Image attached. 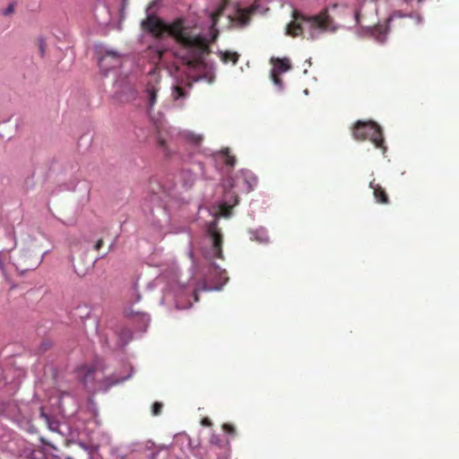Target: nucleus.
Returning a JSON list of instances; mask_svg holds the SVG:
<instances>
[{"label":"nucleus","instance_id":"f257e3e1","mask_svg":"<svg viewBox=\"0 0 459 459\" xmlns=\"http://www.w3.org/2000/svg\"><path fill=\"white\" fill-rule=\"evenodd\" d=\"M142 27L157 39H160L165 32L174 39L178 45L176 56L197 73L190 75L192 81L204 80L208 83L214 82V73L204 62L205 56L211 53V41L195 26L186 24L183 18L167 24L157 16L149 15L142 22Z\"/></svg>","mask_w":459,"mask_h":459},{"label":"nucleus","instance_id":"f03ea898","mask_svg":"<svg viewBox=\"0 0 459 459\" xmlns=\"http://www.w3.org/2000/svg\"><path fill=\"white\" fill-rule=\"evenodd\" d=\"M292 21L287 25L286 33L291 37L316 39L325 32H334L338 26L328 9L315 15H307L298 10L292 12Z\"/></svg>","mask_w":459,"mask_h":459},{"label":"nucleus","instance_id":"7ed1b4c3","mask_svg":"<svg viewBox=\"0 0 459 459\" xmlns=\"http://www.w3.org/2000/svg\"><path fill=\"white\" fill-rule=\"evenodd\" d=\"M352 135L358 141L369 140L383 154L386 152L382 128L376 122L358 121L353 126Z\"/></svg>","mask_w":459,"mask_h":459},{"label":"nucleus","instance_id":"20e7f679","mask_svg":"<svg viewBox=\"0 0 459 459\" xmlns=\"http://www.w3.org/2000/svg\"><path fill=\"white\" fill-rule=\"evenodd\" d=\"M80 376L82 382L90 392L103 391L106 392L112 386L124 382L126 377H117L115 376H109L100 381L98 384L95 383V369L90 367H82L80 368Z\"/></svg>","mask_w":459,"mask_h":459},{"label":"nucleus","instance_id":"39448f33","mask_svg":"<svg viewBox=\"0 0 459 459\" xmlns=\"http://www.w3.org/2000/svg\"><path fill=\"white\" fill-rule=\"evenodd\" d=\"M222 186L225 191V199H227L229 202H231L232 206L238 204V196L236 193H231V190L238 188V191L249 192L252 189L251 183L247 180L246 175L243 172H241L239 175H236L234 178L230 177L224 180Z\"/></svg>","mask_w":459,"mask_h":459},{"label":"nucleus","instance_id":"423d86ee","mask_svg":"<svg viewBox=\"0 0 459 459\" xmlns=\"http://www.w3.org/2000/svg\"><path fill=\"white\" fill-rule=\"evenodd\" d=\"M208 234L211 240V247L205 253V256L209 259H222V234L215 223L209 226Z\"/></svg>","mask_w":459,"mask_h":459},{"label":"nucleus","instance_id":"0eeeda50","mask_svg":"<svg viewBox=\"0 0 459 459\" xmlns=\"http://www.w3.org/2000/svg\"><path fill=\"white\" fill-rule=\"evenodd\" d=\"M412 17V14L407 15L403 13L401 11L394 12L385 22V24H378L371 30L372 36L379 42L384 43L386 40L387 33L390 29V23L395 19H402L404 17Z\"/></svg>","mask_w":459,"mask_h":459},{"label":"nucleus","instance_id":"6e6552de","mask_svg":"<svg viewBox=\"0 0 459 459\" xmlns=\"http://www.w3.org/2000/svg\"><path fill=\"white\" fill-rule=\"evenodd\" d=\"M122 64L121 56L116 51H107L99 58V65L101 70L108 73L113 68L120 66Z\"/></svg>","mask_w":459,"mask_h":459},{"label":"nucleus","instance_id":"1a4fd4ad","mask_svg":"<svg viewBox=\"0 0 459 459\" xmlns=\"http://www.w3.org/2000/svg\"><path fill=\"white\" fill-rule=\"evenodd\" d=\"M255 10L256 5L255 4H251L245 8L238 7L234 15L231 17V21L238 27L242 28L249 23L251 15L255 13Z\"/></svg>","mask_w":459,"mask_h":459},{"label":"nucleus","instance_id":"9d476101","mask_svg":"<svg viewBox=\"0 0 459 459\" xmlns=\"http://www.w3.org/2000/svg\"><path fill=\"white\" fill-rule=\"evenodd\" d=\"M40 260L39 258H33L30 251H25L21 254L16 259V267L22 272L34 270L39 266Z\"/></svg>","mask_w":459,"mask_h":459},{"label":"nucleus","instance_id":"9b49d317","mask_svg":"<svg viewBox=\"0 0 459 459\" xmlns=\"http://www.w3.org/2000/svg\"><path fill=\"white\" fill-rule=\"evenodd\" d=\"M160 91L159 87V80L155 79L154 82H148L146 84V88L144 91L146 99H147V106L149 109H152L153 107L157 103V94Z\"/></svg>","mask_w":459,"mask_h":459},{"label":"nucleus","instance_id":"f8f14e48","mask_svg":"<svg viewBox=\"0 0 459 459\" xmlns=\"http://www.w3.org/2000/svg\"><path fill=\"white\" fill-rule=\"evenodd\" d=\"M369 187L373 190V195L377 203L387 204L389 203L388 195L385 190L375 181H371Z\"/></svg>","mask_w":459,"mask_h":459},{"label":"nucleus","instance_id":"ddd939ff","mask_svg":"<svg viewBox=\"0 0 459 459\" xmlns=\"http://www.w3.org/2000/svg\"><path fill=\"white\" fill-rule=\"evenodd\" d=\"M271 64L273 65V72L282 74L286 73L291 68V65L290 59L287 57L279 58V57H272Z\"/></svg>","mask_w":459,"mask_h":459},{"label":"nucleus","instance_id":"4468645a","mask_svg":"<svg viewBox=\"0 0 459 459\" xmlns=\"http://www.w3.org/2000/svg\"><path fill=\"white\" fill-rule=\"evenodd\" d=\"M191 82L186 83V86L175 85L172 88V99L174 100H186L189 95V90L191 89Z\"/></svg>","mask_w":459,"mask_h":459},{"label":"nucleus","instance_id":"2eb2a0df","mask_svg":"<svg viewBox=\"0 0 459 459\" xmlns=\"http://www.w3.org/2000/svg\"><path fill=\"white\" fill-rule=\"evenodd\" d=\"M209 443L218 447H224L230 446L229 440H223L219 434L212 433L210 437Z\"/></svg>","mask_w":459,"mask_h":459},{"label":"nucleus","instance_id":"dca6fc26","mask_svg":"<svg viewBox=\"0 0 459 459\" xmlns=\"http://www.w3.org/2000/svg\"><path fill=\"white\" fill-rule=\"evenodd\" d=\"M239 55L236 52L226 51L221 53V58L223 63L231 62L233 65H236L238 61Z\"/></svg>","mask_w":459,"mask_h":459},{"label":"nucleus","instance_id":"f3484780","mask_svg":"<svg viewBox=\"0 0 459 459\" xmlns=\"http://www.w3.org/2000/svg\"><path fill=\"white\" fill-rule=\"evenodd\" d=\"M222 156H223V162L225 163V165L231 167V168L235 166L236 158H235V156L230 155L228 149L226 151L222 152Z\"/></svg>","mask_w":459,"mask_h":459},{"label":"nucleus","instance_id":"a211bd4d","mask_svg":"<svg viewBox=\"0 0 459 459\" xmlns=\"http://www.w3.org/2000/svg\"><path fill=\"white\" fill-rule=\"evenodd\" d=\"M254 239L261 244H265L269 242V237L263 230H256L253 234Z\"/></svg>","mask_w":459,"mask_h":459},{"label":"nucleus","instance_id":"6ab92c4d","mask_svg":"<svg viewBox=\"0 0 459 459\" xmlns=\"http://www.w3.org/2000/svg\"><path fill=\"white\" fill-rule=\"evenodd\" d=\"M221 429L223 432L227 435H229L230 437H235L237 436V429L236 428L230 424V423H224L221 426Z\"/></svg>","mask_w":459,"mask_h":459},{"label":"nucleus","instance_id":"aec40b11","mask_svg":"<svg viewBox=\"0 0 459 459\" xmlns=\"http://www.w3.org/2000/svg\"><path fill=\"white\" fill-rule=\"evenodd\" d=\"M157 143H158V146L159 148L166 154L168 155L169 152H168V143H167V141L166 139L160 134H159L158 135V138H157Z\"/></svg>","mask_w":459,"mask_h":459},{"label":"nucleus","instance_id":"412c9836","mask_svg":"<svg viewBox=\"0 0 459 459\" xmlns=\"http://www.w3.org/2000/svg\"><path fill=\"white\" fill-rule=\"evenodd\" d=\"M36 44L39 48V55L41 57H44L47 48V44L45 39L42 37H39L36 40Z\"/></svg>","mask_w":459,"mask_h":459},{"label":"nucleus","instance_id":"4be33fe9","mask_svg":"<svg viewBox=\"0 0 459 459\" xmlns=\"http://www.w3.org/2000/svg\"><path fill=\"white\" fill-rule=\"evenodd\" d=\"M168 457L169 450L167 448H161L152 454V459H168Z\"/></svg>","mask_w":459,"mask_h":459},{"label":"nucleus","instance_id":"5701e85b","mask_svg":"<svg viewBox=\"0 0 459 459\" xmlns=\"http://www.w3.org/2000/svg\"><path fill=\"white\" fill-rule=\"evenodd\" d=\"M163 404L160 402H155L152 406V413L153 416H158L161 413Z\"/></svg>","mask_w":459,"mask_h":459},{"label":"nucleus","instance_id":"b1692460","mask_svg":"<svg viewBox=\"0 0 459 459\" xmlns=\"http://www.w3.org/2000/svg\"><path fill=\"white\" fill-rule=\"evenodd\" d=\"M280 74H278V73H275V72H271V79L272 81L273 82V83L277 86H279L280 88L282 86V80L281 79L280 77Z\"/></svg>","mask_w":459,"mask_h":459},{"label":"nucleus","instance_id":"393cba45","mask_svg":"<svg viewBox=\"0 0 459 459\" xmlns=\"http://www.w3.org/2000/svg\"><path fill=\"white\" fill-rule=\"evenodd\" d=\"M221 13H222V8H219L216 12L212 13L211 20L212 22V26L216 25L218 19L221 16Z\"/></svg>","mask_w":459,"mask_h":459},{"label":"nucleus","instance_id":"a878e982","mask_svg":"<svg viewBox=\"0 0 459 459\" xmlns=\"http://www.w3.org/2000/svg\"><path fill=\"white\" fill-rule=\"evenodd\" d=\"M14 3L9 4V5L2 11V14L4 16L11 15L14 12Z\"/></svg>","mask_w":459,"mask_h":459},{"label":"nucleus","instance_id":"bb28decb","mask_svg":"<svg viewBox=\"0 0 459 459\" xmlns=\"http://www.w3.org/2000/svg\"><path fill=\"white\" fill-rule=\"evenodd\" d=\"M218 459H232L230 448L227 449L225 453L218 456Z\"/></svg>","mask_w":459,"mask_h":459},{"label":"nucleus","instance_id":"cd10ccee","mask_svg":"<svg viewBox=\"0 0 459 459\" xmlns=\"http://www.w3.org/2000/svg\"><path fill=\"white\" fill-rule=\"evenodd\" d=\"M201 424L204 427H212V420L209 418H204L201 420Z\"/></svg>","mask_w":459,"mask_h":459},{"label":"nucleus","instance_id":"c85d7f7f","mask_svg":"<svg viewBox=\"0 0 459 459\" xmlns=\"http://www.w3.org/2000/svg\"><path fill=\"white\" fill-rule=\"evenodd\" d=\"M103 244H104V241L102 239H99L95 243L93 247H94L95 250H100L103 247Z\"/></svg>","mask_w":459,"mask_h":459},{"label":"nucleus","instance_id":"c756f323","mask_svg":"<svg viewBox=\"0 0 459 459\" xmlns=\"http://www.w3.org/2000/svg\"><path fill=\"white\" fill-rule=\"evenodd\" d=\"M202 140H203V138L200 135L195 136L193 138V141L195 143H200Z\"/></svg>","mask_w":459,"mask_h":459},{"label":"nucleus","instance_id":"7c9ffc66","mask_svg":"<svg viewBox=\"0 0 459 459\" xmlns=\"http://www.w3.org/2000/svg\"><path fill=\"white\" fill-rule=\"evenodd\" d=\"M415 18L417 19V22H420L421 18L420 17V15L418 13H415L414 14Z\"/></svg>","mask_w":459,"mask_h":459},{"label":"nucleus","instance_id":"2f4dec72","mask_svg":"<svg viewBox=\"0 0 459 459\" xmlns=\"http://www.w3.org/2000/svg\"><path fill=\"white\" fill-rule=\"evenodd\" d=\"M215 270H221L219 266L214 265ZM223 272L220 271V273H222Z\"/></svg>","mask_w":459,"mask_h":459},{"label":"nucleus","instance_id":"473e14b6","mask_svg":"<svg viewBox=\"0 0 459 459\" xmlns=\"http://www.w3.org/2000/svg\"><path fill=\"white\" fill-rule=\"evenodd\" d=\"M195 301H198V297H197V294H196V292H195Z\"/></svg>","mask_w":459,"mask_h":459},{"label":"nucleus","instance_id":"72a5a7b5","mask_svg":"<svg viewBox=\"0 0 459 459\" xmlns=\"http://www.w3.org/2000/svg\"><path fill=\"white\" fill-rule=\"evenodd\" d=\"M67 459H71V458H67Z\"/></svg>","mask_w":459,"mask_h":459}]
</instances>
